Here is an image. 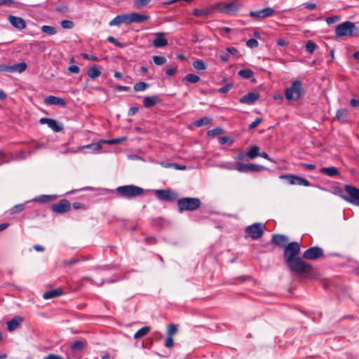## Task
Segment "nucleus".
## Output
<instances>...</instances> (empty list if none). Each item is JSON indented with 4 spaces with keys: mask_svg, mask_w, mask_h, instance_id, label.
Returning <instances> with one entry per match:
<instances>
[{
    "mask_svg": "<svg viewBox=\"0 0 359 359\" xmlns=\"http://www.w3.org/2000/svg\"><path fill=\"white\" fill-rule=\"evenodd\" d=\"M86 149H89L93 151H100L102 149V145L100 144V141H99L97 143H92L89 144H86L82 147H79L76 149L75 151H74V153H77L79 151H83Z\"/></svg>",
    "mask_w": 359,
    "mask_h": 359,
    "instance_id": "nucleus-26",
    "label": "nucleus"
},
{
    "mask_svg": "<svg viewBox=\"0 0 359 359\" xmlns=\"http://www.w3.org/2000/svg\"><path fill=\"white\" fill-rule=\"evenodd\" d=\"M213 10H214V7H210V8H207L205 9L196 8L193 11V15L195 16L208 15L212 13Z\"/></svg>",
    "mask_w": 359,
    "mask_h": 359,
    "instance_id": "nucleus-29",
    "label": "nucleus"
},
{
    "mask_svg": "<svg viewBox=\"0 0 359 359\" xmlns=\"http://www.w3.org/2000/svg\"><path fill=\"white\" fill-rule=\"evenodd\" d=\"M152 60H153V62L156 65H163L167 61L165 57L161 56V55H154V56L152 57Z\"/></svg>",
    "mask_w": 359,
    "mask_h": 359,
    "instance_id": "nucleus-41",
    "label": "nucleus"
},
{
    "mask_svg": "<svg viewBox=\"0 0 359 359\" xmlns=\"http://www.w3.org/2000/svg\"><path fill=\"white\" fill-rule=\"evenodd\" d=\"M262 120L263 119L262 117L256 118V119L249 125L248 129L252 130L255 128L259 123L262 122Z\"/></svg>",
    "mask_w": 359,
    "mask_h": 359,
    "instance_id": "nucleus-51",
    "label": "nucleus"
},
{
    "mask_svg": "<svg viewBox=\"0 0 359 359\" xmlns=\"http://www.w3.org/2000/svg\"><path fill=\"white\" fill-rule=\"evenodd\" d=\"M238 74L243 79H250L252 76L253 72L250 69H244L240 70Z\"/></svg>",
    "mask_w": 359,
    "mask_h": 359,
    "instance_id": "nucleus-39",
    "label": "nucleus"
},
{
    "mask_svg": "<svg viewBox=\"0 0 359 359\" xmlns=\"http://www.w3.org/2000/svg\"><path fill=\"white\" fill-rule=\"evenodd\" d=\"M340 20V17L338 16V15H334V16H332V17H328L326 18V22L328 24V25H331L334 22H336L337 21H339Z\"/></svg>",
    "mask_w": 359,
    "mask_h": 359,
    "instance_id": "nucleus-55",
    "label": "nucleus"
},
{
    "mask_svg": "<svg viewBox=\"0 0 359 359\" xmlns=\"http://www.w3.org/2000/svg\"><path fill=\"white\" fill-rule=\"evenodd\" d=\"M62 294V289H54L48 290L43 294V297L45 299H48L60 296Z\"/></svg>",
    "mask_w": 359,
    "mask_h": 359,
    "instance_id": "nucleus-28",
    "label": "nucleus"
},
{
    "mask_svg": "<svg viewBox=\"0 0 359 359\" xmlns=\"http://www.w3.org/2000/svg\"><path fill=\"white\" fill-rule=\"evenodd\" d=\"M8 20L9 22L18 29L22 30L26 27V22L22 18L9 15Z\"/></svg>",
    "mask_w": 359,
    "mask_h": 359,
    "instance_id": "nucleus-17",
    "label": "nucleus"
},
{
    "mask_svg": "<svg viewBox=\"0 0 359 359\" xmlns=\"http://www.w3.org/2000/svg\"><path fill=\"white\" fill-rule=\"evenodd\" d=\"M155 39L152 41V45L155 48H162L168 45V41L164 37L165 33L158 32L154 34Z\"/></svg>",
    "mask_w": 359,
    "mask_h": 359,
    "instance_id": "nucleus-16",
    "label": "nucleus"
},
{
    "mask_svg": "<svg viewBox=\"0 0 359 359\" xmlns=\"http://www.w3.org/2000/svg\"><path fill=\"white\" fill-rule=\"evenodd\" d=\"M275 11L272 8L267 7L259 11H250V16L252 18H264L272 16Z\"/></svg>",
    "mask_w": 359,
    "mask_h": 359,
    "instance_id": "nucleus-13",
    "label": "nucleus"
},
{
    "mask_svg": "<svg viewBox=\"0 0 359 359\" xmlns=\"http://www.w3.org/2000/svg\"><path fill=\"white\" fill-rule=\"evenodd\" d=\"M201 202L198 198L184 197L177 201V206L180 212L184 211H194L200 208Z\"/></svg>",
    "mask_w": 359,
    "mask_h": 359,
    "instance_id": "nucleus-5",
    "label": "nucleus"
},
{
    "mask_svg": "<svg viewBox=\"0 0 359 359\" xmlns=\"http://www.w3.org/2000/svg\"><path fill=\"white\" fill-rule=\"evenodd\" d=\"M51 209L54 212L62 214L70 210V203L66 199H62L57 203L53 204Z\"/></svg>",
    "mask_w": 359,
    "mask_h": 359,
    "instance_id": "nucleus-12",
    "label": "nucleus"
},
{
    "mask_svg": "<svg viewBox=\"0 0 359 359\" xmlns=\"http://www.w3.org/2000/svg\"><path fill=\"white\" fill-rule=\"evenodd\" d=\"M27 65L26 62H22L13 65H11V72H19L22 73L26 70Z\"/></svg>",
    "mask_w": 359,
    "mask_h": 359,
    "instance_id": "nucleus-30",
    "label": "nucleus"
},
{
    "mask_svg": "<svg viewBox=\"0 0 359 359\" xmlns=\"http://www.w3.org/2000/svg\"><path fill=\"white\" fill-rule=\"evenodd\" d=\"M264 166L254 163H238L236 165V170L241 172H255L264 170Z\"/></svg>",
    "mask_w": 359,
    "mask_h": 359,
    "instance_id": "nucleus-11",
    "label": "nucleus"
},
{
    "mask_svg": "<svg viewBox=\"0 0 359 359\" xmlns=\"http://www.w3.org/2000/svg\"><path fill=\"white\" fill-rule=\"evenodd\" d=\"M264 226L261 223H255L245 229L248 236L254 240L259 238L264 233Z\"/></svg>",
    "mask_w": 359,
    "mask_h": 359,
    "instance_id": "nucleus-7",
    "label": "nucleus"
},
{
    "mask_svg": "<svg viewBox=\"0 0 359 359\" xmlns=\"http://www.w3.org/2000/svg\"><path fill=\"white\" fill-rule=\"evenodd\" d=\"M246 45L248 48H254L258 46L259 43L255 39H250L247 41Z\"/></svg>",
    "mask_w": 359,
    "mask_h": 359,
    "instance_id": "nucleus-50",
    "label": "nucleus"
},
{
    "mask_svg": "<svg viewBox=\"0 0 359 359\" xmlns=\"http://www.w3.org/2000/svg\"><path fill=\"white\" fill-rule=\"evenodd\" d=\"M320 172L329 177H335L339 175V171L336 167L322 168L320 170Z\"/></svg>",
    "mask_w": 359,
    "mask_h": 359,
    "instance_id": "nucleus-27",
    "label": "nucleus"
},
{
    "mask_svg": "<svg viewBox=\"0 0 359 359\" xmlns=\"http://www.w3.org/2000/svg\"><path fill=\"white\" fill-rule=\"evenodd\" d=\"M288 237L283 234H275L272 237V243L278 246L283 247L284 248L288 244Z\"/></svg>",
    "mask_w": 359,
    "mask_h": 359,
    "instance_id": "nucleus-22",
    "label": "nucleus"
},
{
    "mask_svg": "<svg viewBox=\"0 0 359 359\" xmlns=\"http://www.w3.org/2000/svg\"><path fill=\"white\" fill-rule=\"evenodd\" d=\"M232 87H233V84L227 83V84L224 85V86H222V88H220L218 90V91L221 93H227L229 90H230Z\"/></svg>",
    "mask_w": 359,
    "mask_h": 359,
    "instance_id": "nucleus-54",
    "label": "nucleus"
},
{
    "mask_svg": "<svg viewBox=\"0 0 359 359\" xmlns=\"http://www.w3.org/2000/svg\"><path fill=\"white\" fill-rule=\"evenodd\" d=\"M339 195L346 201L355 205H359V189L350 184L344 186L347 195H344L341 189L337 188Z\"/></svg>",
    "mask_w": 359,
    "mask_h": 359,
    "instance_id": "nucleus-4",
    "label": "nucleus"
},
{
    "mask_svg": "<svg viewBox=\"0 0 359 359\" xmlns=\"http://www.w3.org/2000/svg\"><path fill=\"white\" fill-rule=\"evenodd\" d=\"M200 77L194 74H188L182 79L183 82L196 83L200 81Z\"/></svg>",
    "mask_w": 359,
    "mask_h": 359,
    "instance_id": "nucleus-33",
    "label": "nucleus"
},
{
    "mask_svg": "<svg viewBox=\"0 0 359 359\" xmlns=\"http://www.w3.org/2000/svg\"><path fill=\"white\" fill-rule=\"evenodd\" d=\"M240 4L238 1H234L223 5L220 8V11L224 13L229 14L231 12L237 11L240 8Z\"/></svg>",
    "mask_w": 359,
    "mask_h": 359,
    "instance_id": "nucleus-20",
    "label": "nucleus"
},
{
    "mask_svg": "<svg viewBox=\"0 0 359 359\" xmlns=\"http://www.w3.org/2000/svg\"><path fill=\"white\" fill-rule=\"evenodd\" d=\"M151 328L149 326H144L137 330L135 334H134L135 339H139L144 337L149 331Z\"/></svg>",
    "mask_w": 359,
    "mask_h": 359,
    "instance_id": "nucleus-34",
    "label": "nucleus"
},
{
    "mask_svg": "<svg viewBox=\"0 0 359 359\" xmlns=\"http://www.w3.org/2000/svg\"><path fill=\"white\" fill-rule=\"evenodd\" d=\"M316 48V44L311 41H309L305 45V49L309 53H313Z\"/></svg>",
    "mask_w": 359,
    "mask_h": 359,
    "instance_id": "nucleus-45",
    "label": "nucleus"
},
{
    "mask_svg": "<svg viewBox=\"0 0 359 359\" xmlns=\"http://www.w3.org/2000/svg\"><path fill=\"white\" fill-rule=\"evenodd\" d=\"M82 57L87 60H90L92 61H97L98 60L97 57L93 55H90L88 53H83Z\"/></svg>",
    "mask_w": 359,
    "mask_h": 359,
    "instance_id": "nucleus-59",
    "label": "nucleus"
},
{
    "mask_svg": "<svg viewBox=\"0 0 359 359\" xmlns=\"http://www.w3.org/2000/svg\"><path fill=\"white\" fill-rule=\"evenodd\" d=\"M259 148L257 146H252L248 151L245 153L247 157L250 159H254L259 155Z\"/></svg>",
    "mask_w": 359,
    "mask_h": 359,
    "instance_id": "nucleus-32",
    "label": "nucleus"
},
{
    "mask_svg": "<svg viewBox=\"0 0 359 359\" xmlns=\"http://www.w3.org/2000/svg\"><path fill=\"white\" fill-rule=\"evenodd\" d=\"M355 28L353 22L347 21L339 24L335 29L336 36L338 37L353 35V32Z\"/></svg>",
    "mask_w": 359,
    "mask_h": 359,
    "instance_id": "nucleus-6",
    "label": "nucleus"
},
{
    "mask_svg": "<svg viewBox=\"0 0 359 359\" xmlns=\"http://www.w3.org/2000/svg\"><path fill=\"white\" fill-rule=\"evenodd\" d=\"M25 203H20L15 205L14 207H13L11 210V213L12 215L18 214L20 212H22L25 209Z\"/></svg>",
    "mask_w": 359,
    "mask_h": 359,
    "instance_id": "nucleus-43",
    "label": "nucleus"
},
{
    "mask_svg": "<svg viewBox=\"0 0 359 359\" xmlns=\"http://www.w3.org/2000/svg\"><path fill=\"white\" fill-rule=\"evenodd\" d=\"M126 140V137H121L118 139H112L109 140H100V144L104 143L108 144H117L121 143L123 140Z\"/></svg>",
    "mask_w": 359,
    "mask_h": 359,
    "instance_id": "nucleus-44",
    "label": "nucleus"
},
{
    "mask_svg": "<svg viewBox=\"0 0 359 359\" xmlns=\"http://www.w3.org/2000/svg\"><path fill=\"white\" fill-rule=\"evenodd\" d=\"M0 72H11V65L0 64Z\"/></svg>",
    "mask_w": 359,
    "mask_h": 359,
    "instance_id": "nucleus-62",
    "label": "nucleus"
},
{
    "mask_svg": "<svg viewBox=\"0 0 359 359\" xmlns=\"http://www.w3.org/2000/svg\"><path fill=\"white\" fill-rule=\"evenodd\" d=\"M107 41L111 43H114L116 46L119 48H124L126 47L125 44H123L120 43L116 39H115L114 36H109L107 37Z\"/></svg>",
    "mask_w": 359,
    "mask_h": 359,
    "instance_id": "nucleus-46",
    "label": "nucleus"
},
{
    "mask_svg": "<svg viewBox=\"0 0 359 359\" xmlns=\"http://www.w3.org/2000/svg\"><path fill=\"white\" fill-rule=\"evenodd\" d=\"M116 191L119 196L130 199L142 195L144 189L131 184L118 187Z\"/></svg>",
    "mask_w": 359,
    "mask_h": 359,
    "instance_id": "nucleus-3",
    "label": "nucleus"
},
{
    "mask_svg": "<svg viewBox=\"0 0 359 359\" xmlns=\"http://www.w3.org/2000/svg\"><path fill=\"white\" fill-rule=\"evenodd\" d=\"M44 359H64L61 356L55 355V354H49L48 355L46 356Z\"/></svg>",
    "mask_w": 359,
    "mask_h": 359,
    "instance_id": "nucleus-64",
    "label": "nucleus"
},
{
    "mask_svg": "<svg viewBox=\"0 0 359 359\" xmlns=\"http://www.w3.org/2000/svg\"><path fill=\"white\" fill-rule=\"evenodd\" d=\"M149 19V15H141L137 13H130V24L132 23H142Z\"/></svg>",
    "mask_w": 359,
    "mask_h": 359,
    "instance_id": "nucleus-25",
    "label": "nucleus"
},
{
    "mask_svg": "<svg viewBox=\"0 0 359 359\" xmlns=\"http://www.w3.org/2000/svg\"><path fill=\"white\" fill-rule=\"evenodd\" d=\"M39 123L41 124H47L50 128L57 133L62 131L63 129L62 126L58 123L56 120L53 118H41L39 120Z\"/></svg>",
    "mask_w": 359,
    "mask_h": 359,
    "instance_id": "nucleus-14",
    "label": "nucleus"
},
{
    "mask_svg": "<svg viewBox=\"0 0 359 359\" xmlns=\"http://www.w3.org/2000/svg\"><path fill=\"white\" fill-rule=\"evenodd\" d=\"M323 256V250L318 246L307 249L303 254L302 258L309 260L318 259Z\"/></svg>",
    "mask_w": 359,
    "mask_h": 359,
    "instance_id": "nucleus-10",
    "label": "nucleus"
},
{
    "mask_svg": "<svg viewBox=\"0 0 359 359\" xmlns=\"http://www.w3.org/2000/svg\"><path fill=\"white\" fill-rule=\"evenodd\" d=\"M45 104L48 105H57L65 107L67 104L65 99L54 95H49L44 100Z\"/></svg>",
    "mask_w": 359,
    "mask_h": 359,
    "instance_id": "nucleus-19",
    "label": "nucleus"
},
{
    "mask_svg": "<svg viewBox=\"0 0 359 359\" xmlns=\"http://www.w3.org/2000/svg\"><path fill=\"white\" fill-rule=\"evenodd\" d=\"M223 133V129L221 128H216L212 130H208L207 135L208 136H216Z\"/></svg>",
    "mask_w": 359,
    "mask_h": 359,
    "instance_id": "nucleus-47",
    "label": "nucleus"
},
{
    "mask_svg": "<svg viewBox=\"0 0 359 359\" xmlns=\"http://www.w3.org/2000/svg\"><path fill=\"white\" fill-rule=\"evenodd\" d=\"M168 167H172V168H175L177 170H182L186 169V166L185 165H180V164H177V163H170V164H168Z\"/></svg>",
    "mask_w": 359,
    "mask_h": 359,
    "instance_id": "nucleus-61",
    "label": "nucleus"
},
{
    "mask_svg": "<svg viewBox=\"0 0 359 359\" xmlns=\"http://www.w3.org/2000/svg\"><path fill=\"white\" fill-rule=\"evenodd\" d=\"M87 346L86 341L76 340L71 345V351L73 353L81 354Z\"/></svg>",
    "mask_w": 359,
    "mask_h": 359,
    "instance_id": "nucleus-21",
    "label": "nucleus"
},
{
    "mask_svg": "<svg viewBox=\"0 0 359 359\" xmlns=\"http://www.w3.org/2000/svg\"><path fill=\"white\" fill-rule=\"evenodd\" d=\"M193 67L197 70H204L206 69V65L201 60H197L193 62Z\"/></svg>",
    "mask_w": 359,
    "mask_h": 359,
    "instance_id": "nucleus-42",
    "label": "nucleus"
},
{
    "mask_svg": "<svg viewBox=\"0 0 359 359\" xmlns=\"http://www.w3.org/2000/svg\"><path fill=\"white\" fill-rule=\"evenodd\" d=\"M174 345V340L172 337H168L166 339L164 346L167 348H172Z\"/></svg>",
    "mask_w": 359,
    "mask_h": 359,
    "instance_id": "nucleus-57",
    "label": "nucleus"
},
{
    "mask_svg": "<svg viewBox=\"0 0 359 359\" xmlns=\"http://www.w3.org/2000/svg\"><path fill=\"white\" fill-rule=\"evenodd\" d=\"M161 102V100L158 95L147 96L143 99V104L146 108H150Z\"/></svg>",
    "mask_w": 359,
    "mask_h": 359,
    "instance_id": "nucleus-23",
    "label": "nucleus"
},
{
    "mask_svg": "<svg viewBox=\"0 0 359 359\" xmlns=\"http://www.w3.org/2000/svg\"><path fill=\"white\" fill-rule=\"evenodd\" d=\"M211 121H212V118H211L203 117V118L196 121L194 122V125L196 127H201V126H203L208 125L209 123H211Z\"/></svg>",
    "mask_w": 359,
    "mask_h": 359,
    "instance_id": "nucleus-36",
    "label": "nucleus"
},
{
    "mask_svg": "<svg viewBox=\"0 0 359 359\" xmlns=\"http://www.w3.org/2000/svg\"><path fill=\"white\" fill-rule=\"evenodd\" d=\"M122 23H125L127 25L130 24V13L118 15L116 16L112 20L109 22V25L111 27L119 26Z\"/></svg>",
    "mask_w": 359,
    "mask_h": 359,
    "instance_id": "nucleus-15",
    "label": "nucleus"
},
{
    "mask_svg": "<svg viewBox=\"0 0 359 359\" xmlns=\"http://www.w3.org/2000/svg\"><path fill=\"white\" fill-rule=\"evenodd\" d=\"M302 82L297 80L292 83L290 87L285 89V95L287 100L297 101L304 95Z\"/></svg>",
    "mask_w": 359,
    "mask_h": 359,
    "instance_id": "nucleus-2",
    "label": "nucleus"
},
{
    "mask_svg": "<svg viewBox=\"0 0 359 359\" xmlns=\"http://www.w3.org/2000/svg\"><path fill=\"white\" fill-rule=\"evenodd\" d=\"M299 165L301 167H302L303 168H304L305 170H315L316 168V165L312 164V163H302Z\"/></svg>",
    "mask_w": 359,
    "mask_h": 359,
    "instance_id": "nucleus-56",
    "label": "nucleus"
},
{
    "mask_svg": "<svg viewBox=\"0 0 359 359\" xmlns=\"http://www.w3.org/2000/svg\"><path fill=\"white\" fill-rule=\"evenodd\" d=\"M177 71V67L176 66H174V67H170V68H168L166 70H165V73L167 74V75L168 76H173L175 72Z\"/></svg>",
    "mask_w": 359,
    "mask_h": 359,
    "instance_id": "nucleus-60",
    "label": "nucleus"
},
{
    "mask_svg": "<svg viewBox=\"0 0 359 359\" xmlns=\"http://www.w3.org/2000/svg\"><path fill=\"white\" fill-rule=\"evenodd\" d=\"M60 24L63 29H72L74 27V22L67 20H62Z\"/></svg>",
    "mask_w": 359,
    "mask_h": 359,
    "instance_id": "nucleus-49",
    "label": "nucleus"
},
{
    "mask_svg": "<svg viewBox=\"0 0 359 359\" xmlns=\"http://www.w3.org/2000/svg\"><path fill=\"white\" fill-rule=\"evenodd\" d=\"M68 70L71 73L79 74L80 68L77 65H71L68 67Z\"/></svg>",
    "mask_w": 359,
    "mask_h": 359,
    "instance_id": "nucleus-58",
    "label": "nucleus"
},
{
    "mask_svg": "<svg viewBox=\"0 0 359 359\" xmlns=\"http://www.w3.org/2000/svg\"><path fill=\"white\" fill-rule=\"evenodd\" d=\"M41 31L48 35H54L57 33L55 27L48 25H43L41 28Z\"/></svg>",
    "mask_w": 359,
    "mask_h": 359,
    "instance_id": "nucleus-37",
    "label": "nucleus"
},
{
    "mask_svg": "<svg viewBox=\"0 0 359 359\" xmlns=\"http://www.w3.org/2000/svg\"><path fill=\"white\" fill-rule=\"evenodd\" d=\"M23 321V318L20 316H14L11 320L7 322V329L12 332L16 330Z\"/></svg>",
    "mask_w": 359,
    "mask_h": 359,
    "instance_id": "nucleus-24",
    "label": "nucleus"
},
{
    "mask_svg": "<svg viewBox=\"0 0 359 359\" xmlns=\"http://www.w3.org/2000/svg\"><path fill=\"white\" fill-rule=\"evenodd\" d=\"M280 179L286 180L291 185H299L304 187L311 186V183L306 179L292 174L283 175L280 176Z\"/></svg>",
    "mask_w": 359,
    "mask_h": 359,
    "instance_id": "nucleus-8",
    "label": "nucleus"
},
{
    "mask_svg": "<svg viewBox=\"0 0 359 359\" xmlns=\"http://www.w3.org/2000/svg\"><path fill=\"white\" fill-rule=\"evenodd\" d=\"M259 97V94L257 93H249L243 95L239 98V102L242 104H252Z\"/></svg>",
    "mask_w": 359,
    "mask_h": 359,
    "instance_id": "nucleus-18",
    "label": "nucleus"
},
{
    "mask_svg": "<svg viewBox=\"0 0 359 359\" xmlns=\"http://www.w3.org/2000/svg\"><path fill=\"white\" fill-rule=\"evenodd\" d=\"M55 196L52 195H42L35 198L36 201L40 203H48L53 199H55Z\"/></svg>",
    "mask_w": 359,
    "mask_h": 359,
    "instance_id": "nucleus-40",
    "label": "nucleus"
},
{
    "mask_svg": "<svg viewBox=\"0 0 359 359\" xmlns=\"http://www.w3.org/2000/svg\"><path fill=\"white\" fill-rule=\"evenodd\" d=\"M155 196L162 201L172 202L177 199V194L169 189H156Z\"/></svg>",
    "mask_w": 359,
    "mask_h": 359,
    "instance_id": "nucleus-9",
    "label": "nucleus"
},
{
    "mask_svg": "<svg viewBox=\"0 0 359 359\" xmlns=\"http://www.w3.org/2000/svg\"><path fill=\"white\" fill-rule=\"evenodd\" d=\"M177 332V328L175 325L171 324L168 329V334L169 337H172Z\"/></svg>",
    "mask_w": 359,
    "mask_h": 359,
    "instance_id": "nucleus-52",
    "label": "nucleus"
},
{
    "mask_svg": "<svg viewBox=\"0 0 359 359\" xmlns=\"http://www.w3.org/2000/svg\"><path fill=\"white\" fill-rule=\"evenodd\" d=\"M218 140L221 144L231 143V142H232L231 138L229 136L220 137H219Z\"/></svg>",
    "mask_w": 359,
    "mask_h": 359,
    "instance_id": "nucleus-53",
    "label": "nucleus"
},
{
    "mask_svg": "<svg viewBox=\"0 0 359 359\" xmlns=\"http://www.w3.org/2000/svg\"><path fill=\"white\" fill-rule=\"evenodd\" d=\"M151 0H134V4L137 8L147 6Z\"/></svg>",
    "mask_w": 359,
    "mask_h": 359,
    "instance_id": "nucleus-48",
    "label": "nucleus"
},
{
    "mask_svg": "<svg viewBox=\"0 0 359 359\" xmlns=\"http://www.w3.org/2000/svg\"><path fill=\"white\" fill-rule=\"evenodd\" d=\"M348 111L346 109H340L336 112V118L338 121L344 122V118L348 116Z\"/></svg>",
    "mask_w": 359,
    "mask_h": 359,
    "instance_id": "nucleus-35",
    "label": "nucleus"
},
{
    "mask_svg": "<svg viewBox=\"0 0 359 359\" xmlns=\"http://www.w3.org/2000/svg\"><path fill=\"white\" fill-rule=\"evenodd\" d=\"M350 104L353 107H359V100H357V99H355V98L351 99Z\"/></svg>",
    "mask_w": 359,
    "mask_h": 359,
    "instance_id": "nucleus-63",
    "label": "nucleus"
},
{
    "mask_svg": "<svg viewBox=\"0 0 359 359\" xmlns=\"http://www.w3.org/2000/svg\"><path fill=\"white\" fill-rule=\"evenodd\" d=\"M148 87L149 84L147 83L140 81L134 85L133 89L136 92H140L146 90Z\"/></svg>",
    "mask_w": 359,
    "mask_h": 359,
    "instance_id": "nucleus-38",
    "label": "nucleus"
},
{
    "mask_svg": "<svg viewBox=\"0 0 359 359\" xmlns=\"http://www.w3.org/2000/svg\"><path fill=\"white\" fill-rule=\"evenodd\" d=\"M300 244L297 242L289 243L284 248L283 258L291 272L304 278L311 277L313 266L298 257L300 252Z\"/></svg>",
    "mask_w": 359,
    "mask_h": 359,
    "instance_id": "nucleus-1",
    "label": "nucleus"
},
{
    "mask_svg": "<svg viewBox=\"0 0 359 359\" xmlns=\"http://www.w3.org/2000/svg\"><path fill=\"white\" fill-rule=\"evenodd\" d=\"M101 71L96 67H91L88 69V76L93 79L99 77L101 75Z\"/></svg>",
    "mask_w": 359,
    "mask_h": 359,
    "instance_id": "nucleus-31",
    "label": "nucleus"
}]
</instances>
